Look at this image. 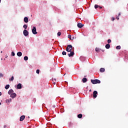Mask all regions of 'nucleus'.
<instances>
[{
  "label": "nucleus",
  "instance_id": "1",
  "mask_svg": "<svg viewBox=\"0 0 128 128\" xmlns=\"http://www.w3.org/2000/svg\"><path fill=\"white\" fill-rule=\"evenodd\" d=\"M66 50L68 52H70V54H68V56L69 58H70V56H74V52L72 50V44L68 45L67 48H66Z\"/></svg>",
  "mask_w": 128,
  "mask_h": 128
},
{
  "label": "nucleus",
  "instance_id": "2",
  "mask_svg": "<svg viewBox=\"0 0 128 128\" xmlns=\"http://www.w3.org/2000/svg\"><path fill=\"white\" fill-rule=\"evenodd\" d=\"M91 82L92 84H100V81L98 79L91 80Z\"/></svg>",
  "mask_w": 128,
  "mask_h": 128
},
{
  "label": "nucleus",
  "instance_id": "3",
  "mask_svg": "<svg viewBox=\"0 0 128 128\" xmlns=\"http://www.w3.org/2000/svg\"><path fill=\"white\" fill-rule=\"evenodd\" d=\"M32 30L33 34H38V32H36V26H33Z\"/></svg>",
  "mask_w": 128,
  "mask_h": 128
},
{
  "label": "nucleus",
  "instance_id": "4",
  "mask_svg": "<svg viewBox=\"0 0 128 128\" xmlns=\"http://www.w3.org/2000/svg\"><path fill=\"white\" fill-rule=\"evenodd\" d=\"M23 34L24 36H28V34H30V33L28 32V31L26 30H24L23 31Z\"/></svg>",
  "mask_w": 128,
  "mask_h": 128
},
{
  "label": "nucleus",
  "instance_id": "5",
  "mask_svg": "<svg viewBox=\"0 0 128 128\" xmlns=\"http://www.w3.org/2000/svg\"><path fill=\"white\" fill-rule=\"evenodd\" d=\"M96 96H98V91L94 90L93 92V98H96Z\"/></svg>",
  "mask_w": 128,
  "mask_h": 128
},
{
  "label": "nucleus",
  "instance_id": "6",
  "mask_svg": "<svg viewBox=\"0 0 128 128\" xmlns=\"http://www.w3.org/2000/svg\"><path fill=\"white\" fill-rule=\"evenodd\" d=\"M16 93H12L10 95V98H16Z\"/></svg>",
  "mask_w": 128,
  "mask_h": 128
},
{
  "label": "nucleus",
  "instance_id": "7",
  "mask_svg": "<svg viewBox=\"0 0 128 128\" xmlns=\"http://www.w3.org/2000/svg\"><path fill=\"white\" fill-rule=\"evenodd\" d=\"M22 88V84L20 83H19L16 86L17 90H21Z\"/></svg>",
  "mask_w": 128,
  "mask_h": 128
},
{
  "label": "nucleus",
  "instance_id": "8",
  "mask_svg": "<svg viewBox=\"0 0 128 128\" xmlns=\"http://www.w3.org/2000/svg\"><path fill=\"white\" fill-rule=\"evenodd\" d=\"M24 118H26V116L24 115H22L20 117V121L22 122V120H24Z\"/></svg>",
  "mask_w": 128,
  "mask_h": 128
},
{
  "label": "nucleus",
  "instance_id": "9",
  "mask_svg": "<svg viewBox=\"0 0 128 128\" xmlns=\"http://www.w3.org/2000/svg\"><path fill=\"white\" fill-rule=\"evenodd\" d=\"M77 26H78V28H82V26H84V25L82 24L78 23L77 24Z\"/></svg>",
  "mask_w": 128,
  "mask_h": 128
},
{
  "label": "nucleus",
  "instance_id": "10",
  "mask_svg": "<svg viewBox=\"0 0 128 128\" xmlns=\"http://www.w3.org/2000/svg\"><path fill=\"white\" fill-rule=\"evenodd\" d=\"M24 22L28 24V17H24Z\"/></svg>",
  "mask_w": 128,
  "mask_h": 128
},
{
  "label": "nucleus",
  "instance_id": "11",
  "mask_svg": "<svg viewBox=\"0 0 128 128\" xmlns=\"http://www.w3.org/2000/svg\"><path fill=\"white\" fill-rule=\"evenodd\" d=\"M13 92H14V90L12 89H10L8 92V94L10 95L12 94H13Z\"/></svg>",
  "mask_w": 128,
  "mask_h": 128
},
{
  "label": "nucleus",
  "instance_id": "12",
  "mask_svg": "<svg viewBox=\"0 0 128 128\" xmlns=\"http://www.w3.org/2000/svg\"><path fill=\"white\" fill-rule=\"evenodd\" d=\"M6 104H8V102H12V98L6 99Z\"/></svg>",
  "mask_w": 128,
  "mask_h": 128
},
{
  "label": "nucleus",
  "instance_id": "13",
  "mask_svg": "<svg viewBox=\"0 0 128 128\" xmlns=\"http://www.w3.org/2000/svg\"><path fill=\"white\" fill-rule=\"evenodd\" d=\"M17 56H22V53L20 52H18Z\"/></svg>",
  "mask_w": 128,
  "mask_h": 128
},
{
  "label": "nucleus",
  "instance_id": "14",
  "mask_svg": "<svg viewBox=\"0 0 128 128\" xmlns=\"http://www.w3.org/2000/svg\"><path fill=\"white\" fill-rule=\"evenodd\" d=\"M107 50H108V48H110V44H106L105 46Z\"/></svg>",
  "mask_w": 128,
  "mask_h": 128
},
{
  "label": "nucleus",
  "instance_id": "15",
  "mask_svg": "<svg viewBox=\"0 0 128 128\" xmlns=\"http://www.w3.org/2000/svg\"><path fill=\"white\" fill-rule=\"evenodd\" d=\"M82 82L84 83L86 82H88V79L86 78H84L82 79Z\"/></svg>",
  "mask_w": 128,
  "mask_h": 128
},
{
  "label": "nucleus",
  "instance_id": "16",
  "mask_svg": "<svg viewBox=\"0 0 128 128\" xmlns=\"http://www.w3.org/2000/svg\"><path fill=\"white\" fill-rule=\"evenodd\" d=\"M104 70H106L104 68H100V72H104Z\"/></svg>",
  "mask_w": 128,
  "mask_h": 128
},
{
  "label": "nucleus",
  "instance_id": "17",
  "mask_svg": "<svg viewBox=\"0 0 128 128\" xmlns=\"http://www.w3.org/2000/svg\"><path fill=\"white\" fill-rule=\"evenodd\" d=\"M78 118H82V114H78Z\"/></svg>",
  "mask_w": 128,
  "mask_h": 128
},
{
  "label": "nucleus",
  "instance_id": "18",
  "mask_svg": "<svg viewBox=\"0 0 128 128\" xmlns=\"http://www.w3.org/2000/svg\"><path fill=\"white\" fill-rule=\"evenodd\" d=\"M14 76H12V78L9 79L10 82L14 81Z\"/></svg>",
  "mask_w": 128,
  "mask_h": 128
},
{
  "label": "nucleus",
  "instance_id": "19",
  "mask_svg": "<svg viewBox=\"0 0 128 128\" xmlns=\"http://www.w3.org/2000/svg\"><path fill=\"white\" fill-rule=\"evenodd\" d=\"M6 90H8L10 88V84H6L5 86Z\"/></svg>",
  "mask_w": 128,
  "mask_h": 128
},
{
  "label": "nucleus",
  "instance_id": "20",
  "mask_svg": "<svg viewBox=\"0 0 128 128\" xmlns=\"http://www.w3.org/2000/svg\"><path fill=\"white\" fill-rule=\"evenodd\" d=\"M23 28H24V30H26V28H28V25H26V24H24V26H23Z\"/></svg>",
  "mask_w": 128,
  "mask_h": 128
},
{
  "label": "nucleus",
  "instance_id": "21",
  "mask_svg": "<svg viewBox=\"0 0 128 128\" xmlns=\"http://www.w3.org/2000/svg\"><path fill=\"white\" fill-rule=\"evenodd\" d=\"M28 60V56H24V60Z\"/></svg>",
  "mask_w": 128,
  "mask_h": 128
},
{
  "label": "nucleus",
  "instance_id": "22",
  "mask_svg": "<svg viewBox=\"0 0 128 128\" xmlns=\"http://www.w3.org/2000/svg\"><path fill=\"white\" fill-rule=\"evenodd\" d=\"M62 56H66V52L64 51H63L62 52Z\"/></svg>",
  "mask_w": 128,
  "mask_h": 128
},
{
  "label": "nucleus",
  "instance_id": "23",
  "mask_svg": "<svg viewBox=\"0 0 128 128\" xmlns=\"http://www.w3.org/2000/svg\"><path fill=\"white\" fill-rule=\"evenodd\" d=\"M100 48H96V52H100Z\"/></svg>",
  "mask_w": 128,
  "mask_h": 128
},
{
  "label": "nucleus",
  "instance_id": "24",
  "mask_svg": "<svg viewBox=\"0 0 128 128\" xmlns=\"http://www.w3.org/2000/svg\"><path fill=\"white\" fill-rule=\"evenodd\" d=\"M11 56H16V54L14 53V52H12V54Z\"/></svg>",
  "mask_w": 128,
  "mask_h": 128
},
{
  "label": "nucleus",
  "instance_id": "25",
  "mask_svg": "<svg viewBox=\"0 0 128 128\" xmlns=\"http://www.w3.org/2000/svg\"><path fill=\"white\" fill-rule=\"evenodd\" d=\"M112 42V40H110V39H108V44H110Z\"/></svg>",
  "mask_w": 128,
  "mask_h": 128
},
{
  "label": "nucleus",
  "instance_id": "26",
  "mask_svg": "<svg viewBox=\"0 0 128 128\" xmlns=\"http://www.w3.org/2000/svg\"><path fill=\"white\" fill-rule=\"evenodd\" d=\"M57 34H58V36H60L62 35V32H58Z\"/></svg>",
  "mask_w": 128,
  "mask_h": 128
},
{
  "label": "nucleus",
  "instance_id": "27",
  "mask_svg": "<svg viewBox=\"0 0 128 128\" xmlns=\"http://www.w3.org/2000/svg\"><path fill=\"white\" fill-rule=\"evenodd\" d=\"M120 48H121L120 46H116V48L117 50H120Z\"/></svg>",
  "mask_w": 128,
  "mask_h": 128
},
{
  "label": "nucleus",
  "instance_id": "28",
  "mask_svg": "<svg viewBox=\"0 0 128 128\" xmlns=\"http://www.w3.org/2000/svg\"><path fill=\"white\" fill-rule=\"evenodd\" d=\"M98 8V4H95L94 5V8L96 9Z\"/></svg>",
  "mask_w": 128,
  "mask_h": 128
},
{
  "label": "nucleus",
  "instance_id": "29",
  "mask_svg": "<svg viewBox=\"0 0 128 128\" xmlns=\"http://www.w3.org/2000/svg\"><path fill=\"white\" fill-rule=\"evenodd\" d=\"M126 60H128V56H125V58H124L125 62H126Z\"/></svg>",
  "mask_w": 128,
  "mask_h": 128
},
{
  "label": "nucleus",
  "instance_id": "30",
  "mask_svg": "<svg viewBox=\"0 0 128 128\" xmlns=\"http://www.w3.org/2000/svg\"><path fill=\"white\" fill-rule=\"evenodd\" d=\"M0 78H4V74H2V73H0Z\"/></svg>",
  "mask_w": 128,
  "mask_h": 128
},
{
  "label": "nucleus",
  "instance_id": "31",
  "mask_svg": "<svg viewBox=\"0 0 128 128\" xmlns=\"http://www.w3.org/2000/svg\"><path fill=\"white\" fill-rule=\"evenodd\" d=\"M36 74H40V70H36Z\"/></svg>",
  "mask_w": 128,
  "mask_h": 128
},
{
  "label": "nucleus",
  "instance_id": "32",
  "mask_svg": "<svg viewBox=\"0 0 128 128\" xmlns=\"http://www.w3.org/2000/svg\"><path fill=\"white\" fill-rule=\"evenodd\" d=\"M72 36L70 35H68V38H71Z\"/></svg>",
  "mask_w": 128,
  "mask_h": 128
},
{
  "label": "nucleus",
  "instance_id": "33",
  "mask_svg": "<svg viewBox=\"0 0 128 128\" xmlns=\"http://www.w3.org/2000/svg\"><path fill=\"white\" fill-rule=\"evenodd\" d=\"M32 102H34V104L36 102V98H34L32 100Z\"/></svg>",
  "mask_w": 128,
  "mask_h": 128
},
{
  "label": "nucleus",
  "instance_id": "34",
  "mask_svg": "<svg viewBox=\"0 0 128 128\" xmlns=\"http://www.w3.org/2000/svg\"><path fill=\"white\" fill-rule=\"evenodd\" d=\"M114 20H115L114 18H112V22H114Z\"/></svg>",
  "mask_w": 128,
  "mask_h": 128
},
{
  "label": "nucleus",
  "instance_id": "35",
  "mask_svg": "<svg viewBox=\"0 0 128 128\" xmlns=\"http://www.w3.org/2000/svg\"><path fill=\"white\" fill-rule=\"evenodd\" d=\"M116 18L118 20H120V17L117 16V17Z\"/></svg>",
  "mask_w": 128,
  "mask_h": 128
},
{
  "label": "nucleus",
  "instance_id": "36",
  "mask_svg": "<svg viewBox=\"0 0 128 128\" xmlns=\"http://www.w3.org/2000/svg\"><path fill=\"white\" fill-rule=\"evenodd\" d=\"M4 128H6V125H4Z\"/></svg>",
  "mask_w": 128,
  "mask_h": 128
},
{
  "label": "nucleus",
  "instance_id": "37",
  "mask_svg": "<svg viewBox=\"0 0 128 128\" xmlns=\"http://www.w3.org/2000/svg\"><path fill=\"white\" fill-rule=\"evenodd\" d=\"M53 108H56V106L55 105L53 106Z\"/></svg>",
  "mask_w": 128,
  "mask_h": 128
},
{
  "label": "nucleus",
  "instance_id": "38",
  "mask_svg": "<svg viewBox=\"0 0 128 128\" xmlns=\"http://www.w3.org/2000/svg\"><path fill=\"white\" fill-rule=\"evenodd\" d=\"M2 96V92H0V96Z\"/></svg>",
  "mask_w": 128,
  "mask_h": 128
},
{
  "label": "nucleus",
  "instance_id": "39",
  "mask_svg": "<svg viewBox=\"0 0 128 128\" xmlns=\"http://www.w3.org/2000/svg\"><path fill=\"white\" fill-rule=\"evenodd\" d=\"M120 16V13H119L118 14V16Z\"/></svg>",
  "mask_w": 128,
  "mask_h": 128
},
{
  "label": "nucleus",
  "instance_id": "40",
  "mask_svg": "<svg viewBox=\"0 0 128 128\" xmlns=\"http://www.w3.org/2000/svg\"><path fill=\"white\" fill-rule=\"evenodd\" d=\"M100 8H102V7L100 6Z\"/></svg>",
  "mask_w": 128,
  "mask_h": 128
},
{
  "label": "nucleus",
  "instance_id": "41",
  "mask_svg": "<svg viewBox=\"0 0 128 128\" xmlns=\"http://www.w3.org/2000/svg\"><path fill=\"white\" fill-rule=\"evenodd\" d=\"M54 84H56V82H54Z\"/></svg>",
  "mask_w": 128,
  "mask_h": 128
},
{
  "label": "nucleus",
  "instance_id": "42",
  "mask_svg": "<svg viewBox=\"0 0 128 128\" xmlns=\"http://www.w3.org/2000/svg\"><path fill=\"white\" fill-rule=\"evenodd\" d=\"M8 56H6V58H8Z\"/></svg>",
  "mask_w": 128,
  "mask_h": 128
},
{
  "label": "nucleus",
  "instance_id": "43",
  "mask_svg": "<svg viewBox=\"0 0 128 128\" xmlns=\"http://www.w3.org/2000/svg\"><path fill=\"white\" fill-rule=\"evenodd\" d=\"M66 82V84H68V82Z\"/></svg>",
  "mask_w": 128,
  "mask_h": 128
},
{
  "label": "nucleus",
  "instance_id": "44",
  "mask_svg": "<svg viewBox=\"0 0 128 128\" xmlns=\"http://www.w3.org/2000/svg\"><path fill=\"white\" fill-rule=\"evenodd\" d=\"M1 104H2V102H0V106H1Z\"/></svg>",
  "mask_w": 128,
  "mask_h": 128
},
{
  "label": "nucleus",
  "instance_id": "45",
  "mask_svg": "<svg viewBox=\"0 0 128 128\" xmlns=\"http://www.w3.org/2000/svg\"><path fill=\"white\" fill-rule=\"evenodd\" d=\"M1 2H2V0H0V4Z\"/></svg>",
  "mask_w": 128,
  "mask_h": 128
},
{
  "label": "nucleus",
  "instance_id": "46",
  "mask_svg": "<svg viewBox=\"0 0 128 128\" xmlns=\"http://www.w3.org/2000/svg\"><path fill=\"white\" fill-rule=\"evenodd\" d=\"M56 10H57V8H56V9H55Z\"/></svg>",
  "mask_w": 128,
  "mask_h": 128
},
{
  "label": "nucleus",
  "instance_id": "47",
  "mask_svg": "<svg viewBox=\"0 0 128 128\" xmlns=\"http://www.w3.org/2000/svg\"><path fill=\"white\" fill-rule=\"evenodd\" d=\"M102 52H104V50H102Z\"/></svg>",
  "mask_w": 128,
  "mask_h": 128
},
{
  "label": "nucleus",
  "instance_id": "48",
  "mask_svg": "<svg viewBox=\"0 0 128 128\" xmlns=\"http://www.w3.org/2000/svg\"><path fill=\"white\" fill-rule=\"evenodd\" d=\"M1 60H2V58Z\"/></svg>",
  "mask_w": 128,
  "mask_h": 128
},
{
  "label": "nucleus",
  "instance_id": "49",
  "mask_svg": "<svg viewBox=\"0 0 128 128\" xmlns=\"http://www.w3.org/2000/svg\"><path fill=\"white\" fill-rule=\"evenodd\" d=\"M92 90H90V92Z\"/></svg>",
  "mask_w": 128,
  "mask_h": 128
},
{
  "label": "nucleus",
  "instance_id": "50",
  "mask_svg": "<svg viewBox=\"0 0 128 128\" xmlns=\"http://www.w3.org/2000/svg\"><path fill=\"white\" fill-rule=\"evenodd\" d=\"M1 52H2V51Z\"/></svg>",
  "mask_w": 128,
  "mask_h": 128
}]
</instances>
